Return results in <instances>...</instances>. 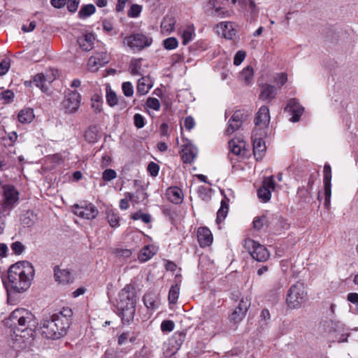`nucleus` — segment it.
<instances>
[{
	"label": "nucleus",
	"mask_w": 358,
	"mask_h": 358,
	"mask_svg": "<svg viewBox=\"0 0 358 358\" xmlns=\"http://www.w3.org/2000/svg\"><path fill=\"white\" fill-rule=\"evenodd\" d=\"M68 319L62 313L44 318L41 323V334L49 339H59L66 334Z\"/></svg>",
	"instance_id": "nucleus-2"
},
{
	"label": "nucleus",
	"mask_w": 358,
	"mask_h": 358,
	"mask_svg": "<svg viewBox=\"0 0 358 358\" xmlns=\"http://www.w3.org/2000/svg\"><path fill=\"white\" fill-rule=\"evenodd\" d=\"M146 106L149 108L155 110H159L160 109V103L157 98L149 97L146 101Z\"/></svg>",
	"instance_id": "nucleus-49"
},
{
	"label": "nucleus",
	"mask_w": 358,
	"mask_h": 358,
	"mask_svg": "<svg viewBox=\"0 0 358 358\" xmlns=\"http://www.w3.org/2000/svg\"><path fill=\"white\" fill-rule=\"evenodd\" d=\"M270 122L269 110L267 106H263L258 110L255 120V124L260 128L266 127Z\"/></svg>",
	"instance_id": "nucleus-17"
},
{
	"label": "nucleus",
	"mask_w": 358,
	"mask_h": 358,
	"mask_svg": "<svg viewBox=\"0 0 358 358\" xmlns=\"http://www.w3.org/2000/svg\"><path fill=\"white\" fill-rule=\"evenodd\" d=\"M209 15L214 17H226L230 15V12L228 10H223L220 6H217L214 10L209 9Z\"/></svg>",
	"instance_id": "nucleus-41"
},
{
	"label": "nucleus",
	"mask_w": 358,
	"mask_h": 358,
	"mask_svg": "<svg viewBox=\"0 0 358 358\" xmlns=\"http://www.w3.org/2000/svg\"><path fill=\"white\" fill-rule=\"evenodd\" d=\"M125 198L120 201V208L122 210H127L129 208V201L134 202L133 200L134 195L130 192H126L124 194ZM136 203V201H135Z\"/></svg>",
	"instance_id": "nucleus-42"
},
{
	"label": "nucleus",
	"mask_w": 358,
	"mask_h": 358,
	"mask_svg": "<svg viewBox=\"0 0 358 358\" xmlns=\"http://www.w3.org/2000/svg\"><path fill=\"white\" fill-rule=\"evenodd\" d=\"M196 155L197 149L191 143H187L182 145L181 157L184 163H192L195 159Z\"/></svg>",
	"instance_id": "nucleus-16"
},
{
	"label": "nucleus",
	"mask_w": 358,
	"mask_h": 358,
	"mask_svg": "<svg viewBox=\"0 0 358 358\" xmlns=\"http://www.w3.org/2000/svg\"><path fill=\"white\" fill-rule=\"evenodd\" d=\"M32 83L43 92H47L48 90V85L45 83L44 73H43L34 76L32 78Z\"/></svg>",
	"instance_id": "nucleus-29"
},
{
	"label": "nucleus",
	"mask_w": 358,
	"mask_h": 358,
	"mask_svg": "<svg viewBox=\"0 0 358 358\" xmlns=\"http://www.w3.org/2000/svg\"><path fill=\"white\" fill-rule=\"evenodd\" d=\"M241 126V124H238L236 122L231 121V120L229 119V122H228V126L226 129V134L227 135L232 134L234 131L238 130Z\"/></svg>",
	"instance_id": "nucleus-54"
},
{
	"label": "nucleus",
	"mask_w": 358,
	"mask_h": 358,
	"mask_svg": "<svg viewBox=\"0 0 358 358\" xmlns=\"http://www.w3.org/2000/svg\"><path fill=\"white\" fill-rule=\"evenodd\" d=\"M253 76H254L253 69L251 66H248L242 71L241 78L245 83H250L253 78Z\"/></svg>",
	"instance_id": "nucleus-38"
},
{
	"label": "nucleus",
	"mask_w": 358,
	"mask_h": 358,
	"mask_svg": "<svg viewBox=\"0 0 358 358\" xmlns=\"http://www.w3.org/2000/svg\"><path fill=\"white\" fill-rule=\"evenodd\" d=\"M184 126L187 130H191L195 126V121L191 116H188L185 119Z\"/></svg>",
	"instance_id": "nucleus-64"
},
{
	"label": "nucleus",
	"mask_w": 358,
	"mask_h": 358,
	"mask_svg": "<svg viewBox=\"0 0 358 358\" xmlns=\"http://www.w3.org/2000/svg\"><path fill=\"white\" fill-rule=\"evenodd\" d=\"M34 276V268L27 261L13 264L8 272V287L17 293L27 290Z\"/></svg>",
	"instance_id": "nucleus-1"
},
{
	"label": "nucleus",
	"mask_w": 358,
	"mask_h": 358,
	"mask_svg": "<svg viewBox=\"0 0 358 358\" xmlns=\"http://www.w3.org/2000/svg\"><path fill=\"white\" fill-rule=\"evenodd\" d=\"M197 239L201 247L209 246L213 242V235L207 227H199L197 231Z\"/></svg>",
	"instance_id": "nucleus-18"
},
{
	"label": "nucleus",
	"mask_w": 358,
	"mask_h": 358,
	"mask_svg": "<svg viewBox=\"0 0 358 358\" xmlns=\"http://www.w3.org/2000/svg\"><path fill=\"white\" fill-rule=\"evenodd\" d=\"M134 122L135 127H136L138 129L143 128L145 124V121L144 117L139 114L136 113L134 116Z\"/></svg>",
	"instance_id": "nucleus-51"
},
{
	"label": "nucleus",
	"mask_w": 358,
	"mask_h": 358,
	"mask_svg": "<svg viewBox=\"0 0 358 358\" xmlns=\"http://www.w3.org/2000/svg\"><path fill=\"white\" fill-rule=\"evenodd\" d=\"M95 39L94 35L89 33L83 36L78 38V43L80 47L85 51H90L93 48L94 41Z\"/></svg>",
	"instance_id": "nucleus-21"
},
{
	"label": "nucleus",
	"mask_w": 358,
	"mask_h": 358,
	"mask_svg": "<svg viewBox=\"0 0 358 358\" xmlns=\"http://www.w3.org/2000/svg\"><path fill=\"white\" fill-rule=\"evenodd\" d=\"M10 248L15 255H21L25 249L24 245L20 241L13 243Z\"/></svg>",
	"instance_id": "nucleus-52"
},
{
	"label": "nucleus",
	"mask_w": 358,
	"mask_h": 358,
	"mask_svg": "<svg viewBox=\"0 0 358 358\" xmlns=\"http://www.w3.org/2000/svg\"><path fill=\"white\" fill-rule=\"evenodd\" d=\"M275 189V182L273 176L265 178L262 186L257 190L258 197L264 202H267L271 196V191Z\"/></svg>",
	"instance_id": "nucleus-13"
},
{
	"label": "nucleus",
	"mask_w": 358,
	"mask_h": 358,
	"mask_svg": "<svg viewBox=\"0 0 358 358\" xmlns=\"http://www.w3.org/2000/svg\"><path fill=\"white\" fill-rule=\"evenodd\" d=\"M34 315L25 308H16L14 310L5 321L7 327L16 331H24L27 329L29 324L33 321Z\"/></svg>",
	"instance_id": "nucleus-4"
},
{
	"label": "nucleus",
	"mask_w": 358,
	"mask_h": 358,
	"mask_svg": "<svg viewBox=\"0 0 358 358\" xmlns=\"http://www.w3.org/2000/svg\"><path fill=\"white\" fill-rule=\"evenodd\" d=\"M102 25L103 29L106 32L109 33L110 35H115L117 34L116 31H113V26L110 22L108 20H103Z\"/></svg>",
	"instance_id": "nucleus-62"
},
{
	"label": "nucleus",
	"mask_w": 358,
	"mask_h": 358,
	"mask_svg": "<svg viewBox=\"0 0 358 358\" xmlns=\"http://www.w3.org/2000/svg\"><path fill=\"white\" fill-rule=\"evenodd\" d=\"M230 119L231 121L236 122L238 124L242 125L245 120V115L241 110H236Z\"/></svg>",
	"instance_id": "nucleus-53"
},
{
	"label": "nucleus",
	"mask_w": 358,
	"mask_h": 358,
	"mask_svg": "<svg viewBox=\"0 0 358 358\" xmlns=\"http://www.w3.org/2000/svg\"><path fill=\"white\" fill-rule=\"evenodd\" d=\"M265 224H268V219L264 215L255 217L253 221V227L257 230H260Z\"/></svg>",
	"instance_id": "nucleus-44"
},
{
	"label": "nucleus",
	"mask_w": 358,
	"mask_h": 358,
	"mask_svg": "<svg viewBox=\"0 0 358 358\" xmlns=\"http://www.w3.org/2000/svg\"><path fill=\"white\" fill-rule=\"evenodd\" d=\"M277 94V89L275 86L264 84L262 85V90L259 94V98L264 101H271L273 99Z\"/></svg>",
	"instance_id": "nucleus-20"
},
{
	"label": "nucleus",
	"mask_w": 358,
	"mask_h": 358,
	"mask_svg": "<svg viewBox=\"0 0 358 358\" xmlns=\"http://www.w3.org/2000/svg\"><path fill=\"white\" fill-rule=\"evenodd\" d=\"M81 94L76 90H66L64 92V99L62 102V107L66 114L76 113L81 103Z\"/></svg>",
	"instance_id": "nucleus-8"
},
{
	"label": "nucleus",
	"mask_w": 358,
	"mask_h": 358,
	"mask_svg": "<svg viewBox=\"0 0 358 358\" xmlns=\"http://www.w3.org/2000/svg\"><path fill=\"white\" fill-rule=\"evenodd\" d=\"M152 43V37L143 33H133L124 38L122 43L134 52H138L148 48Z\"/></svg>",
	"instance_id": "nucleus-6"
},
{
	"label": "nucleus",
	"mask_w": 358,
	"mask_h": 358,
	"mask_svg": "<svg viewBox=\"0 0 358 358\" xmlns=\"http://www.w3.org/2000/svg\"><path fill=\"white\" fill-rule=\"evenodd\" d=\"M324 178V206L329 208L331 203V168L329 164H325L323 169Z\"/></svg>",
	"instance_id": "nucleus-11"
},
{
	"label": "nucleus",
	"mask_w": 358,
	"mask_h": 358,
	"mask_svg": "<svg viewBox=\"0 0 358 358\" xmlns=\"http://www.w3.org/2000/svg\"><path fill=\"white\" fill-rule=\"evenodd\" d=\"M132 252L130 250L118 248L115 250V255L117 257L127 259L131 257Z\"/></svg>",
	"instance_id": "nucleus-59"
},
{
	"label": "nucleus",
	"mask_w": 358,
	"mask_h": 358,
	"mask_svg": "<svg viewBox=\"0 0 358 358\" xmlns=\"http://www.w3.org/2000/svg\"><path fill=\"white\" fill-rule=\"evenodd\" d=\"M143 301H144L145 305L148 308H152V309L155 308L157 306V303H158L157 301L154 298V296L150 294L144 295Z\"/></svg>",
	"instance_id": "nucleus-40"
},
{
	"label": "nucleus",
	"mask_w": 358,
	"mask_h": 358,
	"mask_svg": "<svg viewBox=\"0 0 358 358\" xmlns=\"http://www.w3.org/2000/svg\"><path fill=\"white\" fill-rule=\"evenodd\" d=\"M34 118V111L31 108L23 109L18 113V120L21 123H29Z\"/></svg>",
	"instance_id": "nucleus-27"
},
{
	"label": "nucleus",
	"mask_w": 358,
	"mask_h": 358,
	"mask_svg": "<svg viewBox=\"0 0 358 358\" xmlns=\"http://www.w3.org/2000/svg\"><path fill=\"white\" fill-rule=\"evenodd\" d=\"M341 325L339 322H335L331 320L324 321L322 324L323 330L329 333L338 331Z\"/></svg>",
	"instance_id": "nucleus-30"
},
{
	"label": "nucleus",
	"mask_w": 358,
	"mask_h": 358,
	"mask_svg": "<svg viewBox=\"0 0 358 358\" xmlns=\"http://www.w3.org/2000/svg\"><path fill=\"white\" fill-rule=\"evenodd\" d=\"M245 52L243 50H238L234 58V64L236 66L240 65L245 58Z\"/></svg>",
	"instance_id": "nucleus-55"
},
{
	"label": "nucleus",
	"mask_w": 358,
	"mask_h": 358,
	"mask_svg": "<svg viewBox=\"0 0 358 358\" xmlns=\"http://www.w3.org/2000/svg\"><path fill=\"white\" fill-rule=\"evenodd\" d=\"M73 213L82 218L92 220L94 219L99 213L96 207L92 203L83 206L76 204L73 206Z\"/></svg>",
	"instance_id": "nucleus-12"
},
{
	"label": "nucleus",
	"mask_w": 358,
	"mask_h": 358,
	"mask_svg": "<svg viewBox=\"0 0 358 358\" xmlns=\"http://www.w3.org/2000/svg\"><path fill=\"white\" fill-rule=\"evenodd\" d=\"M275 82L280 86L284 85L287 81V75L285 73L277 74L274 78Z\"/></svg>",
	"instance_id": "nucleus-61"
},
{
	"label": "nucleus",
	"mask_w": 358,
	"mask_h": 358,
	"mask_svg": "<svg viewBox=\"0 0 358 358\" xmlns=\"http://www.w3.org/2000/svg\"><path fill=\"white\" fill-rule=\"evenodd\" d=\"M152 84L148 77H143L140 78L137 84V92L141 95L146 94L152 88Z\"/></svg>",
	"instance_id": "nucleus-22"
},
{
	"label": "nucleus",
	"mask_w": 358,
	"mask_h": 358,
	"mask_svg": "<svg viewBox=\"0 0 358 358\" xmlns=\"http://www.w3.org/2000/svg\"><path fill=\"white\" fill-rule=\"evenodd\" d=\"M228 209L227 201L226 199L222 200L220 208L217 213V222H221L226 217Z\"/></svg>",
	"instance_id": "nucleus-34"
},
{
	"label": "nucleus",
	"mask_w": 358,
	"mask_h": 358,
	"mask_svg": "<svg viewBox=\"0 0 358 358\" xmlns=\"http://www.w3.org/2000/svg\"><path fill=\"white\" fill-rule=\"evenodd\" d=\"M175 324L171 320H164L161 324V329L163 332L172 331L174 329Z\"/></svg>",
	"instance_id": "nucleus-56"
},
{
	"label": "nucleus",
	"mask_w": 358,
	"mask_h": 358,
	"mask_svg": "<svg viewBox=\"0 0 358 358\" xmlns=\"http://www.w3.org/2000/svg\"><path fill=\"white\" fill-rule=\"evenodd\" d=\"M134 220H141L144 223H149L151 221V217L149 214L137 212L131 215Z\"/></svg>",
	"instance_id": "nucleus-45"
},
{
	"label": "nucleus",
	"mask_w": 358,
	"mask_h": 358,
	"mask_svg": "<svg viewBox=\"0 0 358 358\" xmlns=\"http://www.w3.org/2000/svg\"><path fill=\"white\" fill-rule=\"evenodd\" d=\"M265 151L264 141L261 138H255L253 142V154L256 159L257 160L262 159Z\"/></svg>",
	"instance_id": "nucleus-25"
},
{
	"label": "nucleus",
	"mask_w": 358,
	"mask_h": 358,
	"mask_svg": "<svg viewBox=\"0 0 358 358\" xmlns=\"http://www.w3.org/2000/svg\"><path fill=\"white\" fill-rule=\"evenodd\" d=\"M166 196L169 201L175 204L181 203L184 197L182 189L178 187H169L166 189Z\"/></svg>",
	"instance_id": "nucleus-19"
},
{
	"label": "nucleus",
	"mask_w": 358,
	"mask_h": 358,
	"mask_svg": "<svg viewBox=\"0 0 358 358\" xmlns=\"http://www.w3.org/2000/svg\"><path fill=\"white\" fill-rule=\"evenodd\" d=\"M55 277L57 281L60 283H68L72 282L71 273L66 269L55 268Z\"/></svg>",
	"instance_id": "nucleus-24"
},
{
	"label": "nucleus",
	"mask_w": 358,
	"mask_h": 358,
	"mask_svg": "<svg viewBox=\"0 0 358 358\" xmlns=\"http://www.w3.org/2000/svg\"><path fill=\"white\" fill-rule=\"evenodd\" d=\"M118 98L115 92L108 87L106 89V101L110 106L113 107L117 104Z\"/></svg>",
	"instance_id": "nucleus-36"
},
{
	"label": "nucleus",
	"mask_w": 358,
	"mask_h": 358,
	"mask_svg": "<svg viewBox=\"0 0 358 358\" xmlns=\"http://www.w3.org/2000/svg\"><path fill=\"white\" fill-rule=\"evenodd\" d=\"M176 21L173 18L166 17L163 19L161 28L163 31L169 33L174 29Z\"/></svg>",
	"instance_id": "nucleus-33"
},
{
	"label": "nucleus",
	"mask_w": 358,
	"mask_h": 358,
	"mask_svg": "<svg viewBox=\"0 0 358 358\" xmlns=\"http://www.w3.org/2000/svg\"><path fill=\"white\" fill-rule=\"evenodd\" d=\"M180 287L178 284L173 285L169 292V301L171 303H176L179 296Z\"/></svg>",
	"instance_id": "nucleus-35"
},
{
	"label": "nucleus",
	"mask_w": 358,
	"mask_h": 358,
	"mask_svg": "<svg viewBox=\"0 0 358 358\" xmlns=\"http://www.w3.org/2000/svg\"><path fill=\"white\" fill-rule=\"evenodd\" d=\"M198 194L199 197L202 200L207 201L210 198L211 190L210 188H207L204 186H201L199 187Z\"/></svg>",
	"instance_id": "nucleus-46"
},
{
	"label": "nucleus",
	"mask_w": 358,
	"mask_h": 358,
	"mask_svg": "<svg viewBox=\"0 0 358 358\" xmlns=\"http://www.w3.org/2000/svg\"><path fill=\"white\" fill-rule=\"evenodd\" d=\"M142 10V7L138 4H133L128 10V16L130 17H138Z\"/></svg>",
	"instance_id": "nucleus-50"
},
{
	"label": "nucleus",
	"mask_w": 358,
	"mask_h": 358,
	"mask_svg": "<svg viewBox=\"0 0 358 358\" xmlns=\"http://www.w3.org/2000/svg\"><path fill=\"white\" fill-rule=\"evenodd\" d=\"M57 78V71H48L44 73V80L45 84L48 86L51 83H52Z\"/></svg>",
	"instance_id": "nucleus-57"
},
{
	"label": "nucleus",
	"mask_w": 358,
	"mask_h": 358,
	"mask_svg": "<svg viewBox=\"0 0 358 358\" xmlns=\"http://www.w3.org/2000/svg\"><path fill=\"white\" fill-rule=\"evenodd\" d=\"M123 94L127 97H131L134 94V87L130 82H124L122 85Z\"/></svg>",
	"instance_id": "nucleus-47"
},
{
	"label": "nucleus",
	"mask_w": 358,
	"mask_h": 358,
	"mask_svg": "<svg viewBox=\"0 0 358 358\" xmlns=\"http://www.w3.org/2000/svg\"><path fill=\"white\" fill-rule=\"evenodd\" d=\"M141 69V59H133L131 62L130 70L132 75H140Z\"/></svg>",
	"instance_id": "nucleus-39"
},
{
	"label": "nucleus",
	"mask_w": 358,
	"mask_h": 358,
	"mask_svg": "<svg viewBox=\"0 0 358 358\" xmlns=\"http://www.w3.org/2000/svg\"><path fill=\"white\" fill-rule=\"evenodd\" d=\"M117 177V173L111 169H106L102 173V178L106 182H109Z\"/></svg>",
	"instance_id": "nucleus-48"
},
{
	"label": "nucleus",
	"mask_w": 358,
	"mask_h": 358,
	"mask_svg": "<svg viewBox=\"0 0 358 358\" xmlns=\"http://www.w3.org/2000/svg\"><path fill=\"white\" fill-rule=\"evenodd\" d=\"M229 146L234 154L241 155L244 150L245 143L239 138H234L229 142Z\"/></svg>",
	"instance_id": "nucleus-23"
},
{
	"label": "nucleus",
	"mask_w": 358,
	"mask_h": 358,
	"mask_svg": "<svg viewBox=\"0 0 358 358\" xmlns=\"http://www.w3.org/2000/svg\"><path fill=\"white\" fill-rule=\"evenodd\" d=\"M285 111L289 112L292 116L290 121L293 122H299L302 115L304 108L299 104L296 99L289 100L285 108Z\"/></svg>",
	"instance_id": "nucleus-14"
},
{
	"label": "nucleus",
	"mask_w": 358,
	"mask_h": 358,
	"mask_svg": "<svg viewBox=\"0 0 358 358\" xmlns=\"http://www.w3.org/2000/svg\"><path fill=\"white\" fill-rule=\"evenodd\" d=\"M107 220L111 227H117L120 225V217L113 210H108L107 212Z\"/></svg>",
	"instance_id": "nucleus-37"
},
{
	"label": "nucleus",
	"mask_w": 358,
	"mask_h": 358,
	"mask_svg": "<svg viewBox=\"0 0 358 358\" xmlns=\"http://www.w3.org/2000/svg\"><path fill=\"white\" fill-rule=\"evenodd\" d=\"M136 296L135 288L127 285L120 292L117 308L124 323L133 320L136 312Z\"/></svg>",
	"instance_id": "nucleus-3"
},
{
	"label": "nucleus",
	"mask_w": 358,
	"mask_h": 358,
	"mask_svg": "<svg viewBox=\"0 0 358 358\" xmlns=\"http://www.w3.org/2000/svg\"><path fill=\"white\" fill-rule=\"evenodd\" d=\"M164 47L166 50L176 49L178 45V40L174 37H170L163 41Z\"/></svg>",
	"instance_id": "nucleus-43"
},
{
	"label": "nucleus",
	"mask_w": 358,
	"mask_h": 358,
	"mask_svg": "<svg viewBox=\"0 0 358 358\" xmlns=\"http://www.w3.org/2000/svg\"><path fill=\"white\" fill-rule=\"evenodd\" d=\"M67 9L71 13H75L79 6L80 0H66Z\"/></svg>",
	"instance_id": "nucleus-58"
},
{
	"label": "nucleus",
	"mask_w": 358,
	"mask_h": 358,
	"mask_svg": "<svg viewBox=\"0 0 358 358\" xmlns=\"http://www.w3.org/2000/svg\"><path fill=\"white\" fill-rule=\"evenodd\" d=\"M217 33L225 38L232 39L236 34V29L231 22H222L217 26Z\"/></svg>",
	"instance_id": "nucleus-15"
},
{
	"label": "nucleus",
	"mask_w": 358,
	"mask_h": 358,
	"mask_svg": "<svg viewBox=\"0 0 358 358\" xmlns=\"http://www.w3.org/2000/svg\"><path fill=\"white\" fill-rule=\"evenodd\" d=\"M195 36V30L193 25L188 26L185 28L181 34L182 44L187 45L189 42H190L194 36Z\"/></svg>",
	"instance_id": "nucleus-28"
},
{
	"label": "nucleus",
	"mask_w": 358,
	"mask_h": 358,
	"mask_svg": "<svg viewBox=\"0 0 358 358\" xmlns=\"http://www.w3.org/2000/svg\"><path fill=\"white\" fill-rule=\"evenodd\" d=\"M153 249V247L149 245L145 246L139 253V260L143 262L149 260L155 254Z\"/></svg>",
	"instance_id": "nucleus-31"
},
{
	"label": "nucleus",
	"mask_w": 358,
	"mask_h": 358,
	"mask_svg": "<svg viewBox=\"0 0 358 358\" xmlns=\"http://www.w3.org/2000/svg\"><path fill=\"white\" fill-rule=\"evenodd\" d=\"M10 68V62L6 59H3L0 63V76L5 75Z\"/></svg>",
	"instance_id": "nucleus-63"
},
{
	"label": "nucleus",
	"mask_w": 358,
	"mask_h": 358,
	"mask_svg": "<svg viewBox=\"0 0 358 358\" xmlns=\"http://www.w3.org/2000/svg\"><path fill=\"white\" fill-rule=\"evenodd\" d=\"M244 247L251 257L257 262H263L269 258L270 254L266 248L251 238L245 240Z\"/></svg>",
	"instance_id": "nucleus-9"
},
{
	"label": "nucleus",
	"mask_w": 358,
	"mask_h": 358,
	"mask_svg": "<svg viewBox=\"0 0 358 358\" xmlns=\"http://www.w3.org/2000/svg\"><path fill=\"white\" fill-rule=\"evenodd\" d=\"M250 304V299L242 297L238 306L229 315V320L234 324L240 322L245 317Z\"/></svg>",
	"instance_id": "nucleus-10"
},
{
	"label": "nucleus",
	"mask_w": 358,
	"mask_h": 358,
	"mask_svg": "<svg viewBox=\"0 0 358 358\" xmlns=\"http://www.w3.org/2000/svg\"><path fill=\"white\" fill-rule=\"evenodd\" d=\"M96 8L93 4L84 5L78 12V17L80 18L85 19L94 14Z\"/></svg>",
	"instance_id": "nucleus-32"
},
{
	"label": "nucleus",
	"mask_w": 358,
	"mask_h": 358,
	"mask_svg": "<svg viewBox=\"0 0 358 358\" xmlns=\"http://www.w3.org/2000/svg\"><path fill=\"white\" fill-rule=\"evenodd\" d=\"M103 99L101 95L94 94L91 97V108L95 113L102 111Z\"/></svg>",
	"instance_id": "nucleus-26"
},
{
	"label": "nucleus",
	"mask_w": 358,
	"mask_h": 358,
	"mask_svg": "<svg viewBox=\"0 0 358 358\" xmlns=\"http://www.w3.org/2000/svg\"><path fill=\"white\" fill-rule=\"evenodd\" d=\"M3 201L0 212L3 216L8 215L19 200V192L13 185H5L2 187Z\"/></svg>",
	"instance_id": "nucleus-7"
},
{
	"label": "nucleus",
	"mask_w": 358,
	"mask_h": 358,
	"mask_svg": "<svg viewBox=\"0 0 358 358\" xmlns=\"http://www.w3.org/2000/svg\"><path fill=\"white\" fill-rule=\"evenodd\" d=\"M307 299V292L305 289L304 285L297 282L292 285L288 290L286 303L290 308H299Z\"/></svg>",
	"instance_id": "nucleus-5"
},
{
	"label": "nucleus",
	"mask_w": 358,
	"mask_h": 358,
	"mask_svg": "<svg viewBox=\"0 0 358 358\" xmlns=\"http://www.w3.org/2000/svg\"><path fill=\"white\" fill-rule=\"evenodd\" d=\"M159 166L155 162H151L148 166V171L150 176L155 177L158 175Z\"/></svg>",
	"instance_id": "nucleus-60"
}]
</instances>
